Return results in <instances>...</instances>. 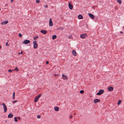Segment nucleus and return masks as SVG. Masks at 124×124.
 I'll return each instance as SVG.
<instances>
[{
    "label": "nucleus",
    "mask_w": 124,
    "mask_h": 124,
    "mask_svg": "<svg viewBox=\"0 0 124 124\" xmlns=\"http://www.w3.org/2000/svg\"><path fill=\"white\" fill-rule=\"evenodd\" d=\"M30 41L29 40L25 39L24 40V44H27L30 43Z\"/></svg>",
    "instance_id": "39448f33"
},
{
    "label": "nucleus",
    "mask_w": 124,
    "mask_h": 124,
    "mask_svg": "<svg viewBox=\"0 0 124 124\" xmlns=\"http://www.w3.org/2000/svg\"><path fill=\"white\" fill-rule=\"evenodd\" d=\"M120 33H121L122 34L123 33V32L122 31H120Z\"/></svg>",
    "instance_id": "ea45409f"
},
{
    "label": "nucleus",
    "mask_w": 124,
    "mask_h": 124,
    "mask_svg": "<svg viewBox=\"0 0 124 124\" xmlns=\"http://www.w3.org/2000/svg\"><path fill=\"white\" fill-rule=\"evenodd\" d=\"M40 32L43 34H46L47 33V31L45 30H41L40 31Z\"/></svg>",
    "instance_id": "f8f14e48"
},
{
    "label": "nucleus",
    "mask_w": 124,
    "mask_h": 124,
    "mask_svg": "<svg viewBox=\"0 0 124 124\" xmlns=\"http://www.w3.org/2000/svg\"><path fill=\"white\" fill-rule=\"evenodd\" d=\"M38 37V36H36L34 38V40H36V39Z\"/></svg>",
    "instance_id": "b1692460"
},
{
    "label": "nucleus",
    "mask_w": 124,
    "mask_h": 124,
    "mask_svg": "<svg viewBox=\"0 0 124 124\" xmlns=\"http://www.w3.org/2000/svg\"><path fill=\"white\" fill-rule=\"evenodd\" d=\"M33 44H34L33 47L34 49L36 48L38 46V45L37 44L36 41H34L33 42Z\"/></svg>",
    "instance_id": "20e7f679"
},
{
    "label": "nucleus",
    "mask_w": 124,
    "mask_h": 124,
    "mask_svg": "<svg viewBox=\"0 0 124 124\" xmlns=\"http://www.w3.org/2000/svg\"><path fill=\"white\" fill-rule=\"evenodd\" d=\"M117 1L120 4H121L122 1L121 0H117Z\"/></svg>",
    "instance_id": "4be33fe9"
},
{
    "label": "nucleus",
    "mask_w": 124,
    "mask_h": 124,
    "mask_svg": "<svg viewBox=\"0 0 124 124\" xmlns=\"http://www.w3.org/2000/svg\"><path fill=\"white\" fill-rule=\"evenodd\" d=\"M13 115L12 114H9L8 116V118H11L13 117Z\"/></svg>",
    "instance_id": "a211bd4d"
},
{
    "label": "nucleus",
    "mask_w": 124,
    "mask_h": 124,
    "mask_svg": "<svg viewBox=\"0 0 124 124\" xmlns=\"http://www.w3.org/2000/svg\"><path fill=\"white\" fill-rule=\"evenodd\" d=\"M17 102V101H13L12 102L13 103H16Z\"/></svg>",
    "instance_id": "2f4dec72"
},
{
    "label": "nucleus",
    "mask_w": 124,
    "mask_h": 124,
    "mask_svg": "<svg viewBox=\"0 0 124 124\" xmlns=\"http://www.w3.org/2000/svg\"><path fill=\"white\" fill-rule=\"evenodd\" d=\"M100 101V100L98 99H94L93 101V102L96 103L98 102H99Z\"/></svg>",
    "instance_id": "6e6552de"
},
{
    "label": "nucleus",
    "mask_w": 124,
    "mask_h": 124,
    "mask_svg": "<svg viewBox=\"0 0 124 124\" xmlns=\"http://www.w3.org/2000/svg\"><path fill=\"white\" fill-rule=\"evenodd\" d=\"M41 116L40 115H38L37 116V117L38 118H40Z\"/></svg>",
    "instance_id": "c756f323"
},
{
    "label": "nucleus",
    "mask_w": 124,
    "mask_h": 124,
    "mask_svg": "<svg viewBox=\"0 0 124 124\" xmlns=\"http://www.w3.org/2000/svg\"><path fill=\"white\" fill-rule=\"evenodd\" d=\"M1 48V46H0V48Z\"/></svg>",
    "instance_id": "c03bdc74"
},
{
    "label": "nucleus",
    "mask_w": 124,
    "mask_h": 124,
    "mask_svg": "<svg viewBox=\"0 0 124 124\" xmlns=\"http://www.w3.org/2000/svg\"><path fill=\"white\" fill-rule=\"evenodd\" d=\"M56 37H57V36L56 35H53L52 36V39L53 40L54 39L56 38Z\"/></svg>",
    "instance_id": "6ab92c4d"
},
{
    "label": "nucleus",
    "mask_w": 124,
    "mask_h": 124,
    "mask_svg": "<svg viewBox=\"0 0 124 124\" xmlns=\"http://www.w3.org/2000/svg\"><path fill=\"white\" fill-rule=\"evenodd\" d=\"M104 92V91L103 90H100L99 91V92L97 93L96 95H100L103 93Z\"/></svg>",
    "instance_id": "7ed1b4c3"
},
{
    "label": "nucleus",
    "mask_w": 124,
    "mask_h": 124,
    "mask_svg": "<svg viewBox=\"0 0 124 124\" xmlns=\"http://www.w3.org/2000/svg\"><path fill=\"white\" fill-rule=\"evenodd\" d=\"M46 63L47 64H48V63H49V62L48 61H46Z\"/></svg>",
    "instance_id": "c9c22d12"
},
{
    "label": "nucleus",
    "mask_w": 124,
    "mask_h": 124,
    "mask_svg": "<svg viewBox=\"0 0 124 124\" xmlns=\"http://www.w3.org/2000/svg\"><path fill=\"white\" fill-rule=\"evenodd\" d=\"M8 22V21H5L4 22H2L1 23V24L2 25H5Z\"/></svg>",
    "instance_id": "9d476101"
},
{
    "label": "nucleus",
    "mask_w": 124,
    "mask_h": 124,
    "mask_svg": "<svg viewBox=\"0 0 124 124\" xmlns=\"http://www.w3.org/2000/svg\"><path fill=\"white\" fill-rule=\"evenodd\" d=\"M6 46H9V44L7 42L6 43Z\"/></svg>",
    "instance_id": "7c9ffc66"
},
{
    "label": "nucleus",
    "mask_w": 124,
    "mask_h": 124,
    "mask_svg": "<svg viewBox=\"0 0 124 124\" xmlns=\"http://www.w3.org/2000/svg\"><path fill=\"white\" fill-rule=\"evenodd\" d=\"M1 10V9L0 8V10Z\"/></svg>",
    "instance_id": "49530a36"
},
{
    "label": "nucleus",
    "mask_w": 124,
    "mask_h": 124,
    "mask_svg": "<svg viewBox=\"0 0 124 124\" xmlns=\"http://www.w3.org/2000/svg\"><path fill=\"white\" fill-rule=\"evenodd\" d=\"M113 87L112 86L109 87L108 88V90L110 91H112L113 90Z\"/></svg>",
    "instance_id": "1a4fd4ad"
},
{
    "label": "nucleus",
    "mask_w": 124,
    "mask_h": 124,
    "mask_svg": "<svg viewBox=\"0 0 124 124\" xmlns=\"http://www.w3.org/2000/svg\"><path fill=\"white\" fill-rule=\"evenodd\" d=\"M17 118L18 119H19V120H20V119H21V118L20 117H17Z\"/></svg>",
    "instance_id": "f704fd0d"
},
{
    "label": "nucleus",
    "mask_w": 124,
    "mask_h": 124,
    "mask_svg": "<svg viewBox=\"0 0 124 124\" xmlns=\"http://www.w3.org/2000/svg\"><path fill=\"white\" fill-rule=\"evenodd\" d=\"M19 37H22V35L21 34L19 33Z\"/></svg>",
    "instance_id": "a878e982"
},
{
    "label": "nucleus",
    "mask_w": 124,
    "mask_h": 124,
    "mask_svg": "<svg viewBox=\"0 0 124 124\" xmlns=\"http://www.w3.org/2000/svg\"><path fill=\"white\" fill-rule=\"evenodd\" d=\"M40 1L39 0H36V2L37 3H39Z\"/></svg>",
    "instance_id": "c85d7f7f"
},
{
    "label": "nucleus",
    "mask_w": 124,
    "mask_h": 124,
    "mask_svg": "<svg viewBox=\"0 0 124 124\" xmlns=\"http://www.w3.org/2000/svg\"><path fill=\"white\" fill-rule=\"evenodd\" d=\"M62 77L64 80H67L68 78L65 75H64L63 74H62Z\"/></svg>",
    "instance_id": "ddd939ff"
},
{
    "label": "nucleus",
    "mask_w": 124,
    "mask_h": 124,
    "mask_svg": "<svg viewBox=\"0 0 124 124\" xmlns=\"http://www.w3.org/2000/svg\"><path fill=\"white\" fill-rule=\"evenodd\" d=\"M53 25V23L52 21V19L51 18L50 19L49 21V25L50 26H52Z\"/></svg>",
    "instance_id": "9b49d317"
},
{
    "label": "nucleus",
    "mask_w": 124,
    "mask_h": 124,
    "mask_svg": "<svg viewBox=\"0 0 124 124\" xmlns=\"http://www.w3.org/2000/svg\"><path fill=\"white\" fill-rule=\"evenodd\" d=\"M41 95V94H40L38 96H36L34 99V102H37Z\"/></svg>",
    "instance_id": "f257e3e1"
},
{
    "label": "nucleus",
    "mask_w": 124,
    "mask_h": 124,
    "mask_svg": "<svg viewBox=\"0 0 124 124\" xmlns=\"http://www.w3.org/2000/svg\"><path fill=\"white\" fill-rule=\"evenodd\" d=\"M13 70H12L11 69H9L8 70V72H12V71H13Z\"/></svg>",
    "instance_id": "cd10ccee"
},
{
    "label": "nucleus",
    "mask_w": 124,
    "mask_h": 124,
    "mask_svg": "<svg viewBox=\"0 0 124 124\" xmlns=\"http://www.w3.org/2000/svg\"><path fill=\"white\" fill-rule=\"evenodd\" d=\"M78 18L79 19H82L83 18V16L81 15H79L78 16Z\"/></svg>",
    "instance_id": "dca6fc26"
},
{
    "label": "nucleus",
    "mask_w": 124,
    "mask_h": 124,
    "mask_svg": "<svg viewBox=\"0 0 124 124\" xmlns=\"http://www.w3.org/2000/svg\"><path fill=\"white\" fill-rule=\"evenodd\" d=\"M71 38V36H69V38L70 39V38Z\"/></svg>",
    "instance_id": "58836bf2"
},
{
    "label": "nucleus",
    "mask_w": 124,
    "mask_h": 124,
    "mask_svg": "<svg viewBox=\"0 0 124 124\" xmlns=\"http://www.w3.org/2000/svg\"><path fill=\"white\" fill-rule=\"evenodd\" d=\"M23 53V52L22 51L20 53H18L19 54H22Z\"/></svg>",
    "instance_id": "4c0bfd02"
},
{
    "label": "nucleus",
    "mask_w": 124,
    "mask_h": 124,
    "mask_svg": "<svg viewBox=\"0 0 124 124\" xmlns=\"http://www.w3.org/2000/svg\"><path fill=\"white\" fill-rule=\"evenodd\" d=\"M121 101H122L121 100H119V101H118V103L117 104V105H119V104H120L121 103Z\"/></svg>",
    "instance_id": "412c9836"
},
{
    "label": "nucleus",
    "mask_w": 124,
    "mask_h": 124,
    "mask_svg": "<svg viewBox=\"0 0 124 124\" xmlns=\"http://www.w3.org/2000/svg\"><path fill=\"white\" fill-rule=\"evenodd\" d=\"M69 6L70 9H72L73 8L72 5L70 2L69 3Z\"/></svg>",
    "instance_id": "4468645a"
},
{
    "label": "nucleus",
    "mask_w": 124,
    "mask_h": 124,
    "mask_svg": "<svg viewBox=\"0 0 124 124\" xmlns=\"http://www.w3.org/2000/svg\"><path fill=\"white\" fill-rule=\"evenodd\" d=\"M123 28L124 29V26L123 27Z\"/></svg>",
    "instance_id": "79ce46f5"
},
{
    "label": "nucleus",
    "mask_w": 124,
    "mask_h": 124,
    "mask_svg": "<svg viewBox=\"0 0 124 124\" xmlns=\"http://www.w3.org/2000/svg\"><path fill=\"white\" fill-rule=\"evenodd\" d=\"M45 8H47L48 7V6L47 5H46L45 6Z\"/></svg>",
    "instance_id": "e433bc0d"
},
{
    "label": "nucleus",
    "mask_w": 124,
    "mask_h": 124,
    "mask_svg": "<svg viewBox=\"0 0 124 124\" xmlns=\"http://www.w3.org/2000/svg\"><path fill=\"white\" fill-rule=\"evenodd\" d=\"M15 121L16 122L17 121V118L16 117H14V118Z\"/></svg>",
    "instance_id": "393cba45"
},
{
    "label": "nucleus",
    "mask_w": 124,
    "mask_h": 124,
    "mask_svg": "<svg viewBox=\"0 0 124 124\" xmlns=\"http://www.w3.org/2000/svg\"><path fill=\"white\" fill-rule=\"evenodd\" d=\"M88 14L89 16L91 17L92 19H93L94 18V16L93 14L89 13Z\"/></svg>",
    "instance_id": "0eeeda50"
},
{
    "label": "nucleus",
    "mask_w": 124,
    "mask_h": 124,
    "mask_svg": "<svg viewBox=\"0 0 124 124\" xmlns=\"http://www.w3.org/2000/svg\"><path fill=\"white\" fill-rule=\"evenodd\" d=\"M73 117V116L72 115H71L69 117V118H71Z\"/></svg>",
    "instance_id": "473e14b6"
},
{
    "label": "nucleus",
    "mask_w": 124,
    "mask_h": 124,
    "mask_svg": "<svg viewBox=\"0 0 124 124\" xmlns=\"http://www.w3.org/2000/svg\"><path fill=\"white\" fill-rule=\"evenodd\" d=\"M5 122H7V121H5Z\"/></svg>",
    "instance_id": "a18cd8bd"
},
{
    "label": "nucleus",
    "mask_w": 124,
    "mask_h": 124,
    "mask_svg": "<svg viewBox=\"0 0 124 124\" xmlns=\"http://www.w3.org/2000/svg\"><path fill=\"white\" fill-rule=\"evenodd\" d=\"M14 70H16L17 71H18V69L17 68V67H16L15 69Z\"/></svg>",
    "instance_id": "bb28decb"
},
{
    "label": "nucleus",
    "mask_w": 124,
    "mask_h": 124,
    "mask_svg": "<svg viewBox=\"0 0 124 124\" xmlns=\"http://www.w3.org/2000/svg\"><path fill=\"white\" fill-rule=\"evenodd\" d=\"M72 54H73L74 56H76L77 55V54L76 52V51H75L74 50H73L72 51Z\"/></svg>",
    "instance_id": "2eb2a0df"
},
{
    "label": "nucleus",
    "mask_w": 124,
    "mask_h": 124,
    "mask_svg": "<svg viewBox=\"0 0 124 124\" xmlns=\"http://www.w3.org/2000/svg\"><path fill=\"white\" fill-rule=\"evenodd\" d=\"M54 76H58V75L55 74L54 75Z\"/></svg>",
    "instance_id": "72a5a7b5"
},
{
    "label": "nucleus",
    "mask_w": 124,
    "mask_h": 124,
    "mask_svg": "<svg viewBox=\"0 0 124 124\" xmlns=\"http://www.w3.org/2000/svg\"><path fill=\"white\" fill-rule=\"evenodd\" d=\"M84 91L83 90H81L80 91V93L82 94L84 93Z\"/></svg>",
    "instance_id": "5701e85b"
},
{
    "label": "nucleus",
    "mask_w": 124,
    "mask_h": 124,
    "mask_svg": "<svg viewBox=\"0 0 124 124\" xmlns=\"http://www.w3.org/2000/svg\"><path fill=\"white\" fill-rule=\"evenodd\" d=\"M2 105L3 107L4 112L6 113L7 111V108L6 106L4 103H2Z\"/></svg>",
    "instance_id": "f03ea898"
},
{
    "label": "nucleus",
    "mask_w": 124,
    "mask_h": 124,
    "mask_svg": "<svg viewBox=\"0 0 124 124\" xmlns=\"http://www.w3.org/2000/svg\"><path fill=\"white\" fill-rule=\"evenodd\" d=\"M59 108L57 107L56 106L54 108V110L56 111H58L59 110Z\"/></svg>",
    "instance_id": "f3484780"
},
{
    "label": "nucleus",
    "mask_w": 124,
    "mask_h": 124,
    "mask_svg": "<svg viewBox=\"0 0 124 124\" xmlns=\"http://www.w3.org/2000/svg\"><path fill=\"white\" fill-rule=\"evenodd\" d=\"M13 99H15V92H14L13 93Z\"/></svg>",
    "instance_id": "aec40b11"
},
{
    "label": "nucleus",
    "mask_w": 124,
    "mask_h": 124,
    "mask_svg": "<svg viewBox=\"0 0 124 124\" xmlns=\"http://www.w3.org/2000/svg\"><path fill=\"white\" fill-rule=\"evenodd\" d=\"M14 1V0H11V2H12Z\"/></svg>",
    "instance_id": "a19ab883"
},
{
    "label": "nucleus",
    "mask_w": 124,
    "mask_h": 124,
    "mask_svg": "<svg viewBox=\"0 0 124 124\" xmlns=\"http://www.w3.org/2000/svg\"><path fill=\"white\" fill-rule=\"evenodd\" d=\"M87 35L85 33H84L81 35L80 36V37L82 39H84L85 37V36Z\"/></svg>",
    "instance_id": "423d86ee"
},
{
    "label": "nucleus",
    "mask_w": 124,
    "mask_h": 124,
    "mask_svg": "<svg viewBox=\"0 0 124 124\" xmlns=\"http://www.w3.org/2000/svg\"><path fill=\"white\" fill-rule=\"evenodd\" d=\"M26 79H25V82H26Z\"/></svg>",
    "instance_id": "37998d69"
}]
</instances>
